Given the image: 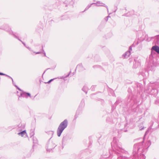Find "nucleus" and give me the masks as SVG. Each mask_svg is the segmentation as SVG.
Wrapping results in <instances>:
<instances>
[{"label":"nucleus","mask_w":159,"mask_h":159,"mask_svg":"<svg viewBox=\"0 0 159 159\" xmlns=\"http://www.w3.org/2000/svg\"><path fill=\"white\" fill-rule=\"evenodd\" d=\"M67 125L68 120L67 119H65L60 124L57 131V135L58 137L61 136L63 131L67 127Z\"/></svg>","instance_id":"f257e3e1"},{"label":"nucleus","mask_w":159,"mask_h":159,"mask_svg":"<svg viewBox=\"0 0 159 159\" xmlns=\"http://www.w3.org/2000/svg\"><path fill=\"white\" fill-rule=\"evenodd\" d=\"M142 144L141 143H140L138 144H134V148L133 152V154L134 156H135V154L139 152L140 148H139V145H141Z\"/></svg>","instance_id":"f03ea898"},{"label":"nucleus","mask_w":159,"mask_h":159,"mask_svg":"<svg viewBox=\"0 0 159 159\" xmlns=\"http://www.w3.org/2000/svg\"><path fill=\"white\" fill-rule=\"evenodd\" d=\"M5 30L6 31L8 32L9 33V34L12 35L15 38L18 39L19 41H21L22 43L23 44V45L25 46L26 47L25 44L20 39H19L17 36L15 35L14 34H13L12 31H11V29L10 28H8L7 29L6 28L5 29Z\"/></svg>","instance_id":"7ed1b4c3"},{"label":"nucleus","mask_w":159,"mask_h":159,"mask_svg":"<svg viewBox=\"0 0 159 159\" xmlns=\"http://www.w3.org/2000/svg\"><path fill=\"white\" fill-rule=\"evenodd\" d=\"M56 146V145L53 143H49L47 147V150L48 151L50 152Z\"/></svg>","instance_id":"20e7f679"},{"label":"nucleus","mask_w":159,"mask_h":159,"mask_svg":"<svg viewBox=\"0 0 159 159\" xmlns=\"http://www.w3.org/2000/svg\"><path fill=\"white\" fill-rule=\"evenodd\" d=\"M93 3L94 4H95V5L97 7L103 6L106 7L108 11V8L107 6H105V4L101 2L100 1H97L96 3Z\"/></svg>","instance_id":"39448f33"},{"label":"nucleus","mask_w":159,"mask_h":159,"mask_svg":"<svg viewBox=\"0 0 159 159\" xmlns=\"http://www.w3.org/2000/svg\"><path fill=\"white\" fill-rule=\"evenodd\" d=\"M76 68L78 69L80 71H83L85 69L81 64L78 65L77 66Z\"/></svg>","instance_id":"423d86ee"},{"label":"nucleus","mask_w":159,"mask_h":159,"mask_svg":"<svg viewBox=\"0 0 159 159\" xmlns=\"http://www.w3.org/2000/svg\"><path fill=\"white\" fill-rule=\"evenodd\" d=\"M152 50L155 51L157 53L159 54V47L157 46H154L152 47Z\"/></svg>","instance_id":"0eeeda50"},{"label":"nucleus","mask_w":159,"mask_h":159,"mask_svg":"<svg viewBox=\"0 0 159 159\" xmlns=\"http://www.w3.org/2000/svg\"><path fill=\"white\" fill-rule=\"evenodd\" d=\"M140 65V63L139 61H136L135 60L134 62L133 67L134 68H137Z\"/></svg>","instance_id":"6e6552de"},{"label":"nucleus","mask_w":159,"mask_h":159,"mask_svg":"<svg viewBox=\"0 0 159 159\" xmlns=\"http://www.w3.org/2000/svg\"><path fill=\"white\" fill-rule=\"evenodd\" d=\"M130 55V51H127L123 55V56L125 58H127Z\"/></svg>","instance_id":"1a4fd4ad"},{"label":"nucleus","mask_w":159,"mask_h":159,"mask_svg":"<svg viewBox=\"0 0 159 159\" xmlns=\"http://www.w3.org/2000/svg\"><path fill=\"white\" fill-rule=\"evenodd\" d=\"M18 134L19 135L21 136V137H23L24 135H27L25 130H24L21 132L19 133Z\"/></svg>","instance_id":"9d476101"},{"label":"nucleus","mask_w":159,"mask_h":159,"mask_svg":"<svg viewBox=\"0 0 159 159\" xmlns=\"http://www.w3.org/2000/svg\"><path fill=\"white\" fill-rule=\"evenodd\" d=\"M20 97L27 98V93L24 92L23 91H22V92L20 93V95L19 96V97Z\"/></svg>","instance_id":"9b49d317"},{"label":"nucleus","mask_w":159,"mask_h":159,"mask_svg":"<svg viewBox=\"0 0 159 159\" xmlns=\"http://www.w3.org/2000/svg\"><path fill=\"white\" fill-rule=\"evenodd\" d=\"M70 72H70L66 76H62L60 77H58V78H57V79L58 78V79H63L64 80H66L65 78L66 77H68L69 76Z\"/></svg>","instance_id":"f8f14e48"},{"label":"nucleus","mask_w":159,"mask_h":159,"mask_svg":"<svg viewBox=\"0 0 159 159\" xmlns=\"http://www.w3.org/2000/svg\"><path fill=\"white\" fill-rule=\"evenodd\" d=\"M138 159H145V156L144 155L140 153L139 156L138 157Z\"/></svg>","instance_id":"ddd939ff"},{"label":"nucleus","mask_w":159,"mask_h":159,"mask_svg":"<svg viewBox=\"0 0 159 159\" xmlns=\"http://www.w3.org/2000/svg\"><path fill=\"white\" fill-rule=\"evenodd\" d=\"M82 90L86 94L87 93L88 88L87 86H84L82 88Z\"/></svg>","instance_id":"4468645a"},{"label":"nucleus","mask_w":159,"mask_h":159,"mask_svg":"<svg viewBox=\"0 0 159 159\" xmlns=\"http://www.w3.org/2000/svg\"><path fill=\"white\" fill-rule=\"evenodd\" d=\"M93 4H94V3H92L90 4V5H88L87 6V7H86V8H85L84 10V11H83V12H84L85 11H86L89 8H90L91 6Z\"/></svg>","instance_id":"2eb2a0df"},{"label":"nucleus","mask_w":159,"mask_h":159,"mask_svg":"<svg viewBox=\"0 0 159 159\" xmlns=\"http://www.w3.org/2000/svg\"><path fill=\"white\" fill-rule=\"evenodd\" d=\"M57 79V78H55L53 79H52L50 80L48 82H47V83L49 84L50 83L51 81L53 80H54Z\"/></svg>","instance_id":"dca6fc26"},{"label":"nucleus","mask_w":159,"mask_h":159,"mask_svg":"<svg viewBox=\"0 0 159 159\" xmlns=\"http://www.w3.org/2000/svg\"><path fill=\"white\" fill-rule=\"evenodd\" d=\"M93 67L94 68H100V66H99V65H95V66H94Z\"/></svg>","instance_id":"f3484780"},{"label":"nucleus","mask_w":159,"mask_h":159,"mask_svg":"<svg viewBox=\"0 0 159 159\" xmlns=\"http://www.w3.org/2000/svg\"><path fill=\"white\" fill-rule=\"evenodd\" d=\"M5 76H6L7 77H8L11 79L12 80V82L13 83V79L11 77H10V76H9V75H7L6 74Z\"/></svg>","instance_id":"a211bd4d"},{"label":"nucleus","mask_w":159,"mask_h":159,"mask_svg":"<svg viewBox=\"0 0 159 159\" xmlns=\"http://www.w3.org/2000/svg\"><path fill=\"white\" fill-rule=\"evenodd\" d=\"M15 86L17 88V89H18L19 91H20L22 92V90L19 88L17 85H15Z\"/></svg>","instance_id":"6ab92c4d"},{"label":"nucleus","mask_w":159,"mask_h":159,"mask_svg":"<svg viewBox=\"0 0 159 159\" xmlns=\"http://www.w3.org/2000/svg\"><path fill=\"white\" fill-rule=\"evenodd\" d=\"M102 157H103V158H105V159H106V158H108V157L107 156H106V155H103L102 156Z\"/></svg>","instance_id":"aec40b11"},{"label":"nucleus","mask_w":159,"mask_h":159,"mask_svg":"<svg viewBox=\"0 0 159 159\" xmlns=\"http://www.w3.org/2000/svg\"><path fill=\"white\" fill-rule=\"evenodd\" d=\"M27 98L28 97V96L30 97H31L30 94L29 93H27Z\"/></svg>","instance_id":"412c9836"},{"label":"nucleus","mask_w":159,"mask_h":159,"mask_svg":"<svg viewBox=\"0 0 159 159\" xmlns=\"http://www.w3.org/2000/svg\"><path fill=\"white\" fill-rule=\"evenodd\" d=\"M0 75H2L5 76L6 74H4L0 72Z\"/></svg>","instance_id":"4be33fe9"},{"label":"nucleus","mask_w":159,"mask_h":159,"mask_svg":"<svg viewBox=\"0 0 159 159\" xmlns=\"http://www.w3.org/2000/svg\"><path fill=\"white\" fill-rule=\"evenodd\" d=\"M104 19L106 21H107L108 20L107 17H106L104 18Z\"/></svg>","instance_id":"5701e85b"},{"label":"nucleus","mask_w":159,"mask_h":159,"mask_svg":"<svg viewBox=\"0 0 159 159\" xmlns=\"http://www.w3.org/2000/svg\"><path fill=\"white\" fill-rule=\"evenodd\" d=\"M127 14H125L123 16H130V14H128V15H126Z\"/></svg>","instance_id":"b1692460"},{"label":"nucleus","mask_w":159,"mask_h":159,"mask_svg":"<svg viewBox=\"0 0 159 159\" xmlns=\"http://www.w3.org/2000/svg\"><path fill=\"white\" fill-rule=\"evenodd\" d=\"M130 50H132V46H130L129 47V51L130 52Z\"/></svg>","instance_id":"393cba45"},{"label":"nucleus","mask_w":159,"mask_h":159,"mask_svg":"<svg viewBox=\"0 0 159 159\" xmlns=\"http://www.w3.org/2000/svg\"><path fill=\"white\" fill-rule=\"evenodd\" d=\"M144 129V127H143L142 128L140 127H139V129L140 130H142V129Z\"/></svg>","instance_id":"a878e982"},{"label":"nucleus","mask_w":159,"mask_h":159,"mask_svg":"<svg viewBox=\"0 0 159 159\" xmlns=\"http://www.w3.org/2000/svg\"><path fill=\"white\" fill-rule=\"evenodd\" d=\"M28 49H29L30 50H31V48L28 47H26Z\"/></svg>","instance_id":"bb28decb"},{"label":"nucleus","mask_w":159,"mask_h":159,"mask_svg":"<svg viewBox=\"0 0 159 159\" xmlns=\"http://www.w3.org/2000/svg\"><path fill=\"white\" fill-rule=\"evenodd\" d=\"M34 52L36 54H39V53H41V52Z\"/></svg>","instance_id":"cd10ccee"},{"label":"nucleus","mask_w":159,"mask_h":159,"mask_svg":"<svg viewBox=\"0 0 159 159\" xmlns=\"http://www.w3.org/2000/svg\"><path fill=\"white\" fill-rule=\"evenodd\" d=\"M139 43V41H138L135 44V45H137Z\"/></svg>","instance_id":"c85d7f7f"},{"label":"nucleus","mask_w":159,"mask_h":159,"mask_svg":"<svg viewBox=\"0 0 159 159\" xmlns=\"http://www.w3.org/2000/svg\"><path fill=\"white\" fill-rule=\"evenodd\" d=\"M77 116H78V115H75V119H76L77 118Z\"/></svg>","instance_id":"c756f323"},{"label":"nucleus","mask_w":159,"mask_h":159,"mask_svg":"<svg viewBox=\"0 0 159 159\" xmlns=\"http://www.w3.org/2000/svg\"><path fill=\"white\" fill-rule=\"evenodd\" d=\"M43 52H44L43 53H44V56H46V53H45V52H44V51H43Z\"/></svg>","instance_id":"7c9ffc66"},{"label":"nucleus","mask_w":159,"mask_h":159,"mask_svg":"<svg viewBox=\"0 0 159 159\" xmlns=\"http://www.w3.org/2000/svg\"><path fill=\"white\" fill-rule=\"evenodd\" d=\"M126 124H124V126H125H125H126Z\"/></svg>","instance_id":"2f4dec72"},{"label":"nucleus","mask_w":159,"mask_h":159,"mask_svg":"<svg viewBox=\"0 0 159 159\" xmlns=\"http://www.w3.org/2000/svg\"><path fill=\"white\" fill-rule=\"evenodd\" d=\"M12 83H13V84L15 86V83H14L13 81V83L12 82Z\"/></svg>","instance_id":"473e14b6"},{"label":"nucleus","mask_w":159,"mask_h":159,"mask_svg":"<svg viewBox=\"0 0 159 159\" xmlns=\"http://www.w3.org/2000/svg\"><path fill=\"white\" fill-rule=\"evenodd\" d=\"M106 17H107V18L108 19V18L109 17H110V16H107Z\"/></svg>","instance_id":"72a5a7b5"},{"label":"nucleus","mask_w":159,"mask_h":159,"mask_svg":"<svg viewBox=\"0 0 159 159\" xmlns=\"http://www.w3.org/2000/svg\"><path fill=\"white\" fill-rule=\"evenodd\" d=\"M148 143H150V145H151V144L150 143V141H148Z\"/></svg>","instance_id":"f704fd0d"},{"label":"nucleus","mask_w":159,"mask_h":159,"mask_svg":"<svg viewBox=\"0 0 159 159\" xmlns=\"http://www.w3.org/2000/svg\"><path fill=\"white\" fill-rule=\"evenodd\" d=\"M124 131L125 132H126V130H124Z\"/></svg>","instance_id":"c9c22d12"},{"label":"nucleus","mask_w":159,"mask_h":159,"mask_svg":"<svg viewBox=\"0 0 159 159\" xmlns=\"http://www.w3.org/2000/svg\"><path fill=\"white\" fill-rule=\"evenodd\" d=\"M159 36V35H156V36H155V37H157V36Z\"/></svg>","instance_id":"e433bc0d"},{"label":"nucleus","mask_w":159,"mask_h":159,"mask_svg":"<svg viewBox=\"0 0 159 159\" xmlns=\"http://www.w3.org/2000/svg\"><path fill=\"white\" fill-rule=\"evenodd\" d=\"M134 45V44H132V46H133Z\"/></svg>","instance_id":"4c0bfd02"},{"label":"nucleus","mask_w":159,"mask_h":159,"mask_svg":"<svg viewBox=\"0 0 159 159\" xmlns=\"http://www.w3.org/2000/svg\"><path fill=\"white\" fill-rule=\"evenodd\" d=\"M158 126H159V124L158 125Z\"/></svg>","instance_id":"58836bf2"}]
</instances>
